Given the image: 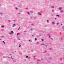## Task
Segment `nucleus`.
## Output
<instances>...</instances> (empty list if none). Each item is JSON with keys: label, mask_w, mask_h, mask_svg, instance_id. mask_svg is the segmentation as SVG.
<instances>
[{"label": "nucleus", "mask_w": 64, "mask_h": 64, "mask_svg": "<svg viewBox=\"0 0 64 64\" xmlns=\"http://www.w3.org/2000/svg\"><path fill=\"white\" fill-rule=\"evenodd\" d=\"M30 57L28 58V59H30Z\"/></svg>", "instance_id": "obj_24"}, {"label": "nucleus", "mask_w": 64, "mask_h": 64, "mask_svg": "<svg viewBox=\"0 0 64 64\" xmlns=\"http://www.w3.org/2000/svg\"><path fill=\"white\" fill-rule=\"evenodd\" d=\"M18 40H20V39L19 38H18Z\"/></svg>", "instance_id": "obj_2"}, {"label": "nucleus", "mask_w": 64, "mask_h": 64, "mask_svg": "<svg viewBox=\"0 0 64 64\" xmlns=\"http://www.w3.org/2000/svg\"><path fill=\"white\" fill-rule=\"evenodd\" d=\"M15 25V24H14V25Z\"/></svg>", "instance_id": "obj_26"}, {"label": "nucleus", "mask_w": 64, "mask_h": 64, "mask_svg": "<svg viewBox=\"0 0 64 64\" xmlns=\"http://www.w3.org/2000/svg\"><path fill=\"white\" fill-rule=\"evenodd\" d=\"M28 56H26V58H28Z\"/></svg>", "instance_id": "obj_11"}, {"label": "nucleus", "mask_w": 64, "mask_h": 64, "mask_svg": "<svg viewBox=\"0 0 64 64\" xmlns=\"http://www.w3.org/2000/svg\"><path fill=\"white\" fill-rule=\"evenodd\" d=\"M39 36H41V35L40 34Z\"/></svg>", "instance_id": "obj_23"}, {"label": "nucleus", "mask_w": 64, "mask_h": 64, "mask_svg": "<svg viewBox=\"0 0 64 64\" xmlns=\"http://www.w3.org/2000/svg\"><path fill=\"white\" fill-rule=\"evenodd\" d=\"M16 10H17L18 9L17 8H16Z\"/></svg>", "instance_id": "obj_20"}, {"label": "nucleus", "mask_w": 64, "mask_h": 64, "mask_svg": "<svg viewBox=\"0 0 64 64\" xmlns=\"http://www.w3.org/2000/svg\"><path fill=\"white\" fill-rule=\"evenodd\" d=\"M1 27H4V26H3V25Z\"/></svg>", "instance_id": "obj_7"}, {"label": "nucleus", "mask_w": 64, "mask_h": 64, "mask_svg": "<svg viewBox=\"0 0 64 64\" xmlns=\"http://www.w3.org/2000/svg\"><path fill=\"white\" fill-rule=\"evenodd\" d=\"M62 9V8H59V9L60 10H61V9Z\"/></svg>", "instance_id": "obj_9"}, {"label": "nucleus", "mask_w": 64, "mask_h": 64, "mask_svg": "<svg viewBox=\"0 0 64 64\" xmlns=\"http://www.w3.org/2000/svg\"><path fill=\"white\" fill-rule=\"evenodd\" d=\"M19 14H20V13H19Z\"/></svg>", "instance_id": "obj_38"}, {"label": "nucleus", "mask_w": 64, "mask_h": 64, "mask_svg": "<svg viewBox=\"0 0 64 64\" xmlns=\"http://www.w3.org/2000/svg\"><path fill=\"white\" fill-rule=\"evenodd\" d=\"M37 40V39L36 38H35V40Z\"/></svg>", "instance_id": "obj_14"}, {"label": "nucleus", "mask_w": 64, "mask_h": 64, "mask_svg": "<svg viewBox=\"0 0 64 64\" xmlns=\"http://www.w3.org/2000/svg\"><path fill=\"white\" fill-rule=\"evenodd\" d=\"M51 39H52V38H51Z\"/></svg>", "instance_id": "obj_37"}, {"label": "nucleus", "mask_w": 64, "mask_h": 64, "mask_svg": "<svg viewBox=\"0 0 64 64\" xmlns=\"http://www.w3.org/2000/svg\"><path fill=\"white\" fill-rule=\"evenodd\" d=\"M2 42L3 43H4V44H5V42L4 41H3Z\"/></svg>", "instance_id": "obj_4"}, {"label": "nucleus", "mask_w": 64, "mask_h": 64, "mask_svg": "<svg viewBox=\"0 0 64 64\" xmlns=\"http://www.w3.org/2000/svg\"><path fill=\"white\" fill-rule=\"evenodd\" d=\"M18 35H20V34H19V33H18Z\"/></svg>", "instance_id": "obj_17"}, {"label": "nucleus", "mask_w": 64, "mask_h": 64, "mask_svg": "<svg viewBox=\"0 0 64 64\" xmlns=\"http://www.w3.org/2000/svg\"><path fill=\"white\" fill-rule=\"evenodd\" d=\"M46 47H47V45L46 46Z\"/></svg>", "instance_id": "obj_22"}, {"label": "nucleus", "mask_w": 64, "mask_h": 64, "mask_svg": "<svg viewBox=\"0 0 64 64\" xmlns=\"http://www.w3.org/2000/svg\"><path fill=\"white\" fill-rule=\"evenodd\" d=\"M10 35H12V34H11V33H10Z\"/></svg>", "instance_id": "obj_13"}, {"label": "nucleus", "mask_w": 64, "mask_h": 64, "mask_svg": "<svg viewBox=\"0 0 64 64\" xmlns=\"http://www.w3.org/2000/svg\"><path fill=\"white\" fill-rule=\"evenodd\" d=\"M56 16H58V17H59V15H56Z\"/></svg>", "instance_id": "obj_12"}, {"label": "nucleus", "mask_w": 64, "mask_h": 64, "mask_svg": "<svg viewBox=\"0 0 64 64\" xmlns=\"http://www.w3.org/2000/svg\"><path fill=\"white\" fill-rule=\"evenodd\" d=\"M52 24H54V22H52Z\"/></svg>", "instance_id": "obj_6"}, {"label": "nucleus", "mask_w": 64, "mask_h": 64, "mask_svg": "<svg viewBox=\"0 0 64 64\" xmlns=\"http://www.w3.org/2000/svg\"><path fill=\"white\" fill-rule=\"evenodd\" d=\"M56 25H59V24L58 23H56Z\"/></svg>", "instance_id": "obj_3"}, {"label": "nucleus", "mask_w": 64, "mask_h": 64, "mask_svg": "<svg viewBox=\"0 0 64 64\" xmlns=\"http://www.w3.org/2000/svg\"><path fill=\"white\" fill-rule=\"evenodd\" d=\"M20 28H19V29H20Z\"/></svg>", "instance_id": "obj_32"}, {"label": "nucleus", "mask_w": 64, "mask_h": 64, "mask_svg": "<svg viewBox=\"0 0 64 64\" xmlns=\"http://www.w3.org/2000/svg\"><path fill=\"white\" fill-rule=\"evenodd\" d=\"M18 34H17V36H18Z\"/></svg>", "instance_id": "obj_30"}, {"label": "nucleus", "mask_w": 64, "mask_h": 64, "mask_svg": "<svg viewBox=\"0 0 64 64\" xmlns=\"http://www.w3.org/2000/svg\"><path fill=\"white\" fill-rule=\"evenodd\" d=\"M18 30H19V28H18Z\"/></svg>", "instance_id": "obj_27"}, {"label": "nucleus", "mask_w": 64, "mask_h": 64, "mask_svg": "<svg viewBox=\"0 0 64 64\" xmlns=\"http://www.w3.org/2000/svg\"><path fill=\"white\" fill-rule=\"evenodd\" d=\"M41 40H42V42H43V41H44V40H43L42 38L41 39Z\"/></svg>", "instance_id": "obj_1"}, {"label": "nucleus", "mask_w": 64, "mask_h": 64, "mask_svg": "<svg viewBox=\"0 0 64 64\" xmlns=\"http://www.w3.org/2000/svg\"><path fill=\"white\" fill-rule=\"evenodd\" d=\"M14 22H15V20H14Z\"/></svg>", "instance_id": "obj_33"}, {"label": "nucleus", "mask_w": 64, "mask_h": 64, "mask_svg": "<svg viewBox=\"0 0 64 64\" xmlns=\"http://www.w3.org/2000/svg\"><path fill=\"white\" fill-rule=\"evenodd\" d=\"M40 15H41V14L40 13Z\"/></svg>", "instance_id": "obj_19"}, {"label": "nucleus", "mask_w": 64, "mask_h": 64, "mask_svg": "<svg viewBox=\"0 0 64 64\" xmlns=\"http://www.w3.org/2000/svg\"><path fill=\"white\" fill-rule=\"evenodd\" d=\"M29 41H30V40H29Z\"/></svg>", "instance_id": "obj_28"}, {"label": "nucleus", "mask_w": 64, "mask_h": 64, "mask_svg": "<svg viewBox=\"0 0 64 64\" xmlns=\"http://www.w3.org/2000/svg\"><path fill=\"white\" fill-rule=\"evenodd\" d=\"M28 15H30V14H29V12H28Z\"/></svg>", "instance_id": "obj_10"}, {"label": "nucleus", "mask_w": 64, "mask_h": 64, "mask_svg": "<svg viewBox=\"0 0 64 64\" xmlns=\"http://www.w3.org/2000/svg\"><path fill=\"white\" fill-rule=\"evenodd\" d=\"M41 60H43V59H42V58L41 59Z\"/></svg>", "instance_id": "obj_29"}, {"label": "nucleus", "mask_w": 64, "mask_h": 64, "mask_svg": "<svg viewBox=\"0 0 64 64\" xmlns=\"http://www.w3.org/2000/svg\"><path fill=\"white\" fill-rule=\"evenodd\" d=\"M61 25H62V24H61Z\"/></svg>", "instance_id": "obj_34"}, {"label": "nucleus", "mask_w": 64, "mask_h": 64, "mask_svg": "<svg viewBox=\"0 0 64 64\" xmlns=\"http://www.w3.org/2000/svg\"><path fill=\"white\" fill-rule=\"evenodd\" d=\"M61 12H63V11H62V10H61Z\"/></svg>", "instance_id": "obj_16"}, {"label": "nucleus", "mask_w": 64, "mask_h": 64, "mask_svg": "<svg viewBox=\"0 0 64 64\" xmlns=\"http://www.w3.org/2000/svg\"><path fill=\"white\" fill-rule=\"evenodd\" d=\"M11 33H13V31H12L11 32Z\"/></svg>", "instance_id": "obj_5"}, {"label": "nucleus", "mask_w": 64, "mask_h": 64, "mask_svg": "<svg viewBox=\"0 0 64 64\" xmlns=\"http://www.w3.org/2000/svg\"><path fill=\"white\" fill-rule=\"evenodd\" d=\"M61 39H62V38H61Z\"/></svg>", "instance_id": "obj_36"}, {"label": "nucleus", "mask_w": 64, "mask_h": 64, "mask_svg": "<svg viewBox=\"0 0 64 64\" xmlns=\"http://www.w3.org/2000/svg\"><path fill=\"white\" fill-rule=\"evenodd\" d=\"M21 46H19V47H20Z\"/></svg>", "instance_id": "obj_18"}, {"label": "nucleus", "mask_w": 64, "mask_h": 64, "mask_svg": "<svg viewBox=\"0 0 64 64\" xmlns=\"http://www.w3.org/2000/svg\"><path fill=\"white\" fill-rule=\"evenodd\" d=\"M47 22L48 23V22H49V21L48 20H47Z\"/></svg>", "instance_id": "obj_15"}, {"label": "nucleus", "mask_w": 64, "mask_h": 64, "mask_svg": "<svg viewBox=\"0 0 64 64\" xmlns=\"http://www.w3.org/2000/svg\"><path fill=\"white\" fill-rule=\"evenodd\" d=\"M56 19H57V18H55V19L56 20Z\"/></svg>", "instance_id": "obj_25"}, {"label": "nucleus", "mask_w": 64, "mask_h": 64, "mask_svg": "<svg viewBox=\"0 0 64 64\" xmlns=\"http://www.w3.org/2000/svg\"><path fill=\"white\" fill-rule=\"evenodd\" d=\"M30 43H31V42H30Z\"/></svg>", "instance_id": "obj_31"}, {"label": "nucleus", "mask_w": 64, "mask_h": 64, "mask_svg": "<svg viewBox=\"0 0 64 64\" xmlns=\"http://www.w3.org/2000/svg\"><path fill=\"white\" fill-rule=\"evenodd\" d=\"M49 38H50V36H49Z\"/></svg>", "instance_id": "obj_21"}, {"label": "nucleus", "mask_w": 64, "mask_h": 64, "mask_svg": "<svg viewBox=\"0 0 64 64\" xmlns=\"http://www.w3.org/2000/svg\"><path fill=\"white\" fill-rule=\"evenodd\" d=\"M11 58H12V59H14L13 58H12V56H11Z\"/></svg>", "instance_id": "obj_8"}, {"label": "nucleus", "mask_w": 64, "mask_h": 64, "mask_svg": "<svg viewBox=\"0 0 64 64\" xmlns=\"http://www.w3.org/2000/svg\"><path fill=\"white\" fill-rule=\"evenodd\" d=\"M0 40H1V39H0Z\"/></svg>", "instance_id": "obj_35"}]
</instances>
